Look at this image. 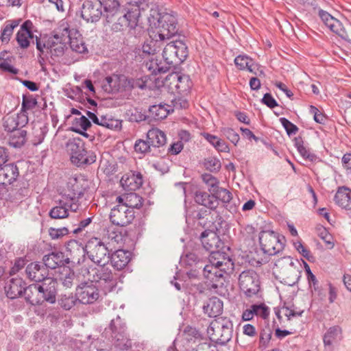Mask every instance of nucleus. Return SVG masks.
I'll list each match as a JSON object with an SVG mask.
<instances>
[{"mask_svg":"<svg viewBox=\"0 0 351 351\" xmlns=\"http://www.w3.org/2000/svg\"><path fill=\"white\" fill-rule=\"evenodd\" d=\"M259 242L263 252L273 256L282 251L285 238L273 230H263L260 232Z\"/></svg>","mask_w":351,"mask_h":351,"instance_id":"10","label":"nucleus"},{"mask_svg":"<svg viewBox=\"0 0 351 351\" xmlns=\"http://www.w3.org/2000/svg\"><path fill=\"white\" fill-rule=\"evenodd\" d=\"M103 335L112 339L114 346L122 350H128L132 346V341L127 333V326L119 315L112 319L108 328H106Z\"/></svg>","mask_w":351,"mask_h":351,"instance_id":"4","label":"nucleus"},{"mask_svg":"<svg viewBox=\"0 0 351 351\" xmlns=\"http://www.w3.org/2000/svg\"><path fill=\"white\" fill-rule=\"evenodd\" d=\"M19 176V168L14 163L2 165L0 167V184H10L16 180Z\"/></svg>","mask_w":351,"mask_h":351,"instance_id":"22","label":"nucleus"},{"mask_svg":"<svg viewBox=\"0 0 351 351\" xmlns=\"http://www.w3.org/2000/svg\"><path fill=\"white\" fill-rule=\"evenodd\" d=\"M149 112L152 118L159 120L166 118L169 114V110L164 105L158 104L150 106Z\"/></svg>","mask_w":351,"mask_h":351,"instance_id":"41","label":"nucleus"},{"mask_svg":"<svg viewBox=\"0 0 351 351\" xmlns=\"http://www.w3.org/2000/svg\"><path fill=\"white\" fill-rule=\"evenodd\" d=\"M68 27L60 28L56 30L52 37L47 41V50L54 60L56 58L62 57L64 53L66 44L68 42Z\"/></svg>","mask_w":351,"mask_h":351,"instance_id":"11","label":"nucleus"},{"mask_svg":"<svg viewBox=\"0 0 351 351\" xmlns=\"http://www.w3.org/2000/svg\"><path fill=\"white\" fill-rule=\"evenodd\" d=\"M178 23L175 16L163 12L160 24L156 26V35L160 40L167 41L178 33Z\"/></svg>","mask_w":351,"mask_h":351,"instance_id":"13","label":"nucleus"},{"mask_svg":"<svg viewBox=\"0 0 351 351\" xmlns=\"http://www.w3.org/2000/svg\"><path fill=\"white\" fill-rule=\"evenodd\" d=\"M236 66L240 70H247L250 64H252V59L246 55H239L234 59Z\"/></svg>","mask_w":351,"mask_h":351,"instance_id":"50","label":"nucleus"},{"mask_svg":"<svg viewBox=\"0 0 351 351\" xmlns=\"http://www.w3.org/2000/svg\"><path fill=\"white\" fill-rule=\"evenodd\" d=\"M91 222L90 218H87L84 220H82L79 222V223H71V231L73 234H77L80 232L84 228H86L88 225Z\"/></svg>","mask_w":351,"mask_h":351,"instance_id":"61","label":"nucleus"},{"mask_svg":"<svg viewBox=\"0 0 351 351\" xmlns=\"http://www.w3.org/2000/svg\"><path fill=\"white\" fill-rule=\"evenodd\" d=\"M221 132L228 140H230L235 145L238 143L240 138L239 135L230 128H223Z\"/></svg>","mask_w":351,"mask_h":351,"instance_id":"54","label":"nucleus"},{"mask_svg":"<svg viewBox=\"0 0 351 351\" xmlns=\"http://www.w3.org/2000/svg\"><path fill=\"white\" fill-rule=\"evenodd\" d=\"M170 80H172L174 82H176L175 86L178 91H184L186 88L182 85V82L184 79L186 77H182L178 73H171L169 75Z\"/></svg>","mask_w":351,"mask_h":351,"instance_id":"63","label":"nucleus"},{"mask_svg":"<svg viewBox=\"0 0 351 351\" xmlns=\"http://www.w3.org/2000/svg\"><path fill=\"white\" fill-rule=\"evenodd\" d=\"M38 285L41 294L43 295L44 301L53 304L56 302L57 293V280L52 278H46Z\"/></svg>","mask_w":351,"mask_h":351,"instance_id":"20","label":"nucleus"},{"mask_svg":"<svg viewBox=\"0 0 351 351\" xmlns=\"http://www.w3.org/2000/svg\"><path fill=\"white\" fill-rule=\"evenodd\" d=\"M27 132L25 130H18L10 132L8 143L13 147H21L26 141Z\"/></svg>","mask_w":351,"mask_h":351,"instance_id":"34","label":"nucleus"},{"mask_svg":"<svg viewBox=\"0 0 351 351\" xmlns=\"http://www.w3.org/2000/svg\"><path fill=\"white\" fill-rule=\"evenodd\" d=\"M25 283L21 278H12L6 283L5 290L7 296L15 299L24 292Z\"/></svg>","mask_w":351,"mask_h":351,"instance_id":"25","label":"nucleus"},{"mask_svg":"<svg viewBox=\"0 0 351 351\" xmlns=\"http://www.w3.org/2000/svg\"><path fill=\"white\" fill-rule=\"evenodd\" d=\"M71 232H72V231L70 224L67 226L60 228H50L49 229V234L52 239H60L63 236L66 235Z\"/></svg>","mask_w":351,"mask_h":351,"instance_id":"48","label":"nucleus"},{"mask_svg":"<svg viewBox=\"0 0 351 351\" xmlns=\"http://www.w3.org/2000/svg\"><path fill=\"white\" fill-rule=\"evenodd\" d=\"M70 160L77 167L90 165L95 162L96 156L93 152H88L85 143L80 138L69 139L66 145Z\"/></svg>","mask_w":351,"mask_h":351,"instance_id":"5","label":"nucleus"},{"mask_svg":"<svg viewBox=\"0 0 351 351\" xmlns=\"http://www.w3.org/2000/svg\"><path fill=\"white\" fill-rule=\"evenodd\" d=\"M75 295L78 302L83 304H90L99 298V292L96 285L90 282H83L76 288Z\"/></svg>","mask_w":351,"mask_h":351,"instance_id":"14","label":"nucleus"},{"mask_svg":"<svg viewBox=\"0 0 351 351\" xmlns=\"http://www.w3.org/2000/svg\"><path fill=\"white\" fill-rule=\"evenodd\" d=\"M85 271L92 276L91 282L97 283L105 293L110 292L117 285V278L108 264L98 265L97 267L92 269L91 273L86 269Z\"/></svg>","mask_w":351,"mask_h":351,"instance_id":"7","label":"nucleus"},{"mask_svg":"<svg viewBox=\"0 0 351 351\" xmlns=\"http://www.w3.org/2000/svg\"><path fill=\"white\" fill-rule=\"evenodd\" d=\"M207 332L213 341L218 344L225 345L232 337L233 324L229 318L219 317L210 322Z\"/></svg>","mask_w":351,"mask_h":351,"instance_id":"6","label":"nucleus"},{"mask_svg":"<svg viewBox=\"0 0 351 351\" xmlns=\"http://www.w3.org/2000/svg\"><path fill=\"white\" fill-rule=\"evenodd\" d=\"M143 198L135 193H126L125 205L129 209L140 208L143 206Z\"/></svg>","mask_w":351,"mask_h":351,"instance_id":"38","label":"nucleus"},{"mask_svg":"<svg viewBox=\"0 0 351 351\" xmlns=\"http://www.w3.org/2000/svg\"><path fill=\"white\" fill-rule=\"evenodd\" d=\"M239 287L247 297L256 295L260 289V281L258 274L252 269L243 271L239 275Z\"/></svg>","mask_w":351,"mask_h":351,"instance_id":"12","label":"nucleus"},{"mask_svg":"<svg viewBox=\"0 0 351 351\" xmlns=\"http://www.w3.org/2000/svg\"><path fill=\"white\" fill-rule=\"evenodd\" d=\"M68 41H69L71 49L77 53H82L87 52V47L84 39L80 32L77 30H69L68 28Z\"/></svg>","mask_w":351,"mask_h":351,"instance_id":"28","label":"nucleus"},{"mask_svg":"<svg viewBox=\"0 0 351 351\" xmlns=\"http://www.w3.org/2000/svg\"><path fill=\"white\" fill-rule=\"evenodd\" d=\"M84 258L86 254L88 258L95 264H108L110 261V250L107 245L97 237H93L88 241L85 247H83Z\"/></svg>","mask_w":351,"mask_h":351,"instance_id":"8","label":"nucleus"},{"mask_svg":"<svg viewBox=\"0 0 351 351\" xmlns=\"http://www.w3.org/2000/svg\"><path fill=\"white\" fill-rule=\"evenodd\" d=\"M203 136L206 139L211 145H213L219 152H228V147L227 144L219 138L217 136L208 133L203 134Z\"/></svg>","mask_w":351,"mask_h":351,"instance_id":"40","label":"nucleus"},{"mask_svg":"<svg viewBox=\"0 0 351 351\" xmlns=\"http://www.w3.org/2000/svg\"><path fill=\"white\" fill-rule=\"evenodd\" d=\"M195 201L198 204L202 205L211 210L215 209L219 202L213 194H209L203 191H197L195 195Z\"/></svg>","mask_w":351,"mask_h":351,"instance_id":"31","label":"nucleus"},{"mask_svg":"<svg viewBox=\"0 0 351 351\" xmlns=\"http://www.w3.org/2000/svg\"><path fill=\"white\" fill-rule=\"evenodd\" d=\"M188 56L186 45L181 40L167 43L162 51V57L166 64L178 65L185 60Z\"/></svg>","mask_w":351,"mask_h":351,"instance_id":"9","label":"nucleus"},{"mask_svg":"<svg viewBox=\"0 0 351 351\" xmlns=\"http://www.w3.org/2000/svg\"><path fill=\"white\" fill-rule=\"evenodd\" d=\"M98 125L112 130L120 128L121 123L117 119H109L102 116L99 119Z\"/></svg>","mask_w":351,"mask_h":351,"instance_id":"53","label":"nucleus"},{"mask_svg":"<svg viewBox=\"0 0 351 351\" xmlns=\"http://www.w3.org/2000/svg\"><path fill=\"white\" fill-rule=\"evenodd\" d=\"M134 149L137 154H146L147 153H152V154L156 155L147 139L146 141L143 139L136 140Z\"/></svg>","mask_w":351,"mask_h":351,"instance_id":"43","label":"nucleus"},{"mask_svg":"<svg viewBox=\"0 0 351 351\" xmlns=\"http://www.w3.org/2000/svg\"><path fill=\"white\" fill-rule=\"evenodd\" d=\"M110 221L119 226H126L134 219V212L126 206L117 205L114 207L110 214Z\"/></svg>","mask_w":351,"mask_h":351,"instance_id":"16","label":"nucleus"},{"mask_svg":"<svg viewBox=\"0 0 351 351\" xmlns=\"http://www.w3.org/2000/svg\"><path fill=\"white\" fill-rule=\"evenodd\" d=\"M202 180L208 186V191L212 193L216 189H217L219 186V180L209 173H205L202 176Z\"/></svg>","mask_w":351,"mask_h":351,"instance_id":"49","label":"nucleus"},{"mask_svg":"<svg viewBox=\"0 0 351 351\" xmlns=\"http://www.w3.org/2000/svg\"><path fill=\"white\" fill-rule=\"evenodd\" d=\"M318 15L323 23L334 33L340 36L342 39L351 43V37L343 27L342 23L334 18L328 12L319 9Z\"/></svg>","mask_w":351,"mask_h":351,"instance_id":"15","label":"nucleus"},{"mask_svg":"<svg viewBox=\"0 0 351 351\" xmlns=\"http://www.w3.org/2000/svg\"><path fill=\"white\" fill-rule=\"evenodd\" d=\"M204 166L210 171H216L221 169V162L214 157H209L205 159Z\"/></svg>","mask_w":351,"mask_h":351,"instance_id":"57","label":"nucleus"},{"mask_svg":"<svg viewBox=\"0 0 351 351\" xmlns=\"http://www.w3.org/2000/svg\"><path fill=\"white\" fill-rule=\"evenodd\" d=\"M52 219H64L69 216L68 213L67 203L64 201H60L59 205L53 207L49 213Z\"/></svg>","mask_w":351,"mask_h":351,"instance_id":"35","label":"nucleus"},{"mask_svg":"<svg viewBox=\"0 0 351 351\" xmlns=\"http://www.w3.org/2000/svg\"><path fill=\"white\" fill-rule=\"evenodd\" d=\"M223 308V302L217 297L209 298L203 306V311L210 317L217 319L222 313Z\"/></svg>","mask_w":351,"mask_h":351,"instance_id":"27","label":"nucleus"},{"mask_svg":"<svg viewBox=\"0 0 351 351\" xmlns=\"http://www.w3.org/2000/svg\"><path fill=\"white\" fill-rule=\"evenodd\" d=\"M343 339L342 329L339 326L330 327L323 337L325 348L332 351Z\"/></svg>","mask_w":351,"mask_h":351,"instance_id":"19","label":"nucleus"},{"mask_svg":"<svg viewBox=\"0 0 351 351\" xmlns=\"http://www.w3.org/2000/svg\"><path fill=\"white\" fill-rule=\"evenodd\" d=\"M66 249L70 257H65L62 252L54 251L46 254L43 258V265L47 269H56L71 263L73 265H80L84 261L83 247L76 241H70Z\"/></svg>","mask_w":351,"mask_h":351,"instance_id":"2","label":"nucleus"},{"mask_svg":"<svg viewBox=\"0 0 351 351\" xmlns=\"http://www.w3.org/2000/svg\"><path fill=\"white\" fill-rule=\"evenodd\" d=\"M163 13H161L158 6L152 7L149 10V14L147 17L148 22L152 27H155L160 24Z\"/></svg>","mask_w":351,"mask_h":351,"instance_id":"45","label":"nucleus"},{"mask_svg":"<svg viewBox=\"0 0 351 351\" xmlns=\"http://www.w3.org/2000/svg\"><path fill=\"white\" fill-rule=\"evenodd\" d=\"M334 199L339 206L348 210L351 209V191L348 188H339Z\"/></svg>","mask_w":351,"mask_h":351,"instance_id":"33","label":"nucleus"},{"mask_svg":"<svg viewBox=\"0 0 351 351\" xmlns=\"http://www.w3.org/2000/svg\"><path fill=\"white\" fill-rule=\"evenodd\" d=\"M302 312L303 311L298 312L294 309L290 308L287 306H283L278 312L276 313V315L279 319H280V314L283 313V315L286 316L288 319H290L291 317L301 316Z\"/></svg>","mask_w":351,"mask_h":351,"instance_id":"59","label":"nucleus"},{"mask_svg":"<svg viewBox=\"0 0 351 351\" xmlns=\"http://www.w3.org/2000/svg\"><path fill=\"white\" fill-rule=\"evenodd\" d=\"M20 117L19 115H11L7 116L3 119V128L5 130L8 132H12L14 130H22V128H19L20 123H19Z\"/></svg>","mask_w":351,"mask_h":351,"instance_id":"39","label":"nucleus"},{"mask_svg":"<svg viewBox=\"0 0 351 351\" xmlns=\"http://www.w3.org/2000/svg\"><path fill=\"white\" fill-rule=\"evenodd\" d=\"M64 271L65 273L63 274L64 276L60 278L62 283L64 287L66 288H71L73 286L75 279V273L70 269H64Z\"/></svg>","mask_w":351,"mask_h":351,"instance_id":"52","label":"nucleus"},{"mask_svg":"<svg viewBox=\"0 0 351 351\" xmlns=\"http://www.w3.org/2000/svg\"><path fill=\"white\" fill-rule=\"evenodd\" d=\"M141 15L140 6L137 2L128 3L127 6L113 16L111 21L112 29L114 32H121L127 27L134 29L137 26Z\"/></svg>","mask_w":351,"mask_h":351,"instance_id":"3","label":"nucleus"},{"mask_svg":"<svg viewBox=\"0 0 351 351\" xmlns=\"http://www.w3.org/2000/svg\"><path fill=\"white\" fill-rule=\"evenodd\" d=\"M294 143L298 152L304 159L311 162H313L317 159L316 156L304 147L302 137H295L294 138Z\"/></svg>","mask_w":351,"mask_h":351,"instance_id":"36","label":"nucleus"},{"mask_svg":"<svg viewBox=\"0 0 351 351\" xmlns=\"http://www.w3.org/2000/svg\"><path fill=\"white\" fill-rule=\"evenodd\" d=\"M280 121L282 126L285 128L289 136L291 134H295L298 131V128L295 124L289 121L287 119L282 117L280 119Z\"/></svg>","mask_w":351,"mask_h":351,"instance_id":"58","label":"nucleus"},{"mask_svg":"<svg viewBox=\"0 0 351 351\" xmlns=\"http://www.w3.org/2000/svg\"><path fill=\"white\" fill-rule=\"evenodd\" d=\"M165 42V40H160L156 34L154 36V38L150 37L149 39H147L144 42L142 46L143 54L145 56L156 54L160 51Z\"/></svg>","mask_w":351,"mask_h":351,"instance_id":"30","label":"nucleus"},{"mask_svg":"<svg viewBox=\"0 0 351 351\" xmlns=\"http://www.w3.org/2000/svg\"><path fill=\"white\" fill-rule=\"evenodd\" d=\"M77 301L78 300L77 299L75 295H62L59 300V304L64 309L70 310L73 306L75 305Z\"/></svg>","mask_w":351,"mask_h":351,"instance_id":"47","label":"nucleus"},{"mask_svg":"<svg viewBox=\"0 0 351 351\" xmlns=\"http://www.w3.org/2000/svg\"><path fill=\"white\" fill-rule=\"evenodd\" d=\"M211 194L215 196L217 201L220 200L223 204H229L232 199L231 192L224 188L219 186Z\"/></svg>","mask_w":351,"mask_h":351,"instance_id":"44","label":"nucleus"},{"mask_svg":"<svg viewBox=\"0 0 351 351\" xmlns=\"http://www.w3.org/2000/svg\"><path fill=\"white\" fill-rule=\"evenodd\" d=\"M37 105V101L32 96H23L21 109L22 111H27L34 109Z\"/></svg>","mask_w":351,"mask_h":351,"instance_id":"56","label":"nucleus"},{"mask_svg":"<svg viewBox=\"0 0 351 351\" xmlns=\"http://www.w3.org/2000/svg\"><path fill=\"white\" fill-rule=\"evenodd\" d=\"M184 261L190 266H193L194 265L197 269H202L204 273V267L205 266L204 263L195 253L190 252L187 254Z\"/></svg>","mask_w":351,"mask_h":351,"instance_id":"46","label":"nucleus"},{"mask_svg":"<svg viewBox=\"0 0 351 351\" xmlns=\"http://www.w3.org/2000/svg\"><path fill=\"white\" fill-rule=\"evenodd\" d=\"M16 25H6L1 32L0 39L2 43H8L10 40V36L13 33L14 28L17 27Z\"/></svg>","mask_w":351,"mask_h":351,"instance_id":"60","label":"nucleus"},{"mask_svg":"<svg viewBox=\"0 0 351 351\" xmlns=\"http://www.w3.org/2000/svg\"><path fill=\"white\" fill-rule=\"evenodd\" d=\"M208 259L210 264L204 267V276L213 282V288L222 287L223 274L233 271L234 263L226 253L220 251L212 252Z\"/></svg>","mask_w":351,"mask_h":351,"instance_id":"1","label":"nucleus"},{"mask_svg":"<svg viewBox=\"0 0 351 351\" xmlns=\"http://www.w3.org/2000/svg\"><path fill=\"white\" fill-rule=\"evenodd\" d=\"M23 294L26 302L32 305L41 304L45 302L38 284H32L25 287Z\"/></svg>","mask_w":351,"mask_h":351,"instance_id":"29","label":"nucleus"},{"mask_svg":"<svg viewBox=\"0 0 351 351\" xmlns=\"http://www.w3.org/2000/svg\"><path fill=\"white\" fill-rule=\"evenodd\" d=\"M131 260V252L128 250H118L110 255L112 266L117 269H124Z\"/></svg>","mask_w":351,"mask_h":351,"instance_id":"26","label":"nucleus"},{"mask_svg":"<svg viewBox=\"0 0 351 351\" xmlns=\"http://www.w3.org/2000/svg\"><path fill=\"white\" fill-rule=\"evenodd\" d=\"M33 34H25L24 32H18L16 34V40L19 46L23 49H26L29 45V38H32Z\"/></svg>","mask_w":351,"mask_h":351,"instance_id":"55","label":"nucleus"},{"mask_svg":"<svg viewBox=\"0 0 351 351\" xmlns=\"http://www.w3.org/2000/svg\"><path fill=\"white\" fill-rule=\"evenodd\" d=\"M271 334L272 330L269 326L263 328L260 333V343L265 346L269 341Z\"/></svg>","mask_w":351,"mask_h":351,"instance_id":"64","label":"nucleus"},{"mask_svg":"<svg viewBox=\"0 0 351 351\" xmlns=\"http://www.w3.org/2000/svg\"><path fill=\"white\" fill-rule=\"evenodd\" d=\"M146 66L154 75L167 73L169 69V65H162L161 61L158 62L157 59H152L146 64Z\"/></svg>","mask_w":351,"mask_h":351,"instance_id":"42","label":"nucleus"},{"mask_svg":"<svg viewBox=\"0 0 351 351\" xmlns=\"http://www.w3.org/2000/svg\"><path fill=\"white\" fill-rule=\"evenodd\" d=\"M26 276L31 280L41 282L45 279L48 274V269L43 264L33 262L27 265L25 270Z\"/></svg>","mask_w":351,"mask_h":351,"instance_id":"21","label":"nucleus"},{"mask_svg":"<svg viewBox=\"0 0 351 351\" xmlns=\"http://www.w3.org/2000/svg\"><path fill=\"white\" fill-rule=\"evenodd\" d=\"M101 2V8H104L103 15L106 21H111L113 16L123 9L120 8L118 0H99Z\"/></svg>","mask_w":351,"mask_h":351,"instance_id":"32","label":"nucleus"},{"mask_svg":"<svg viewBox=\"0 0 351 351\" xmlns=\"http://www.w3.org/2000/svg\"><path fill=\"white\" fill-rule=\"evenodd\" d=\"M27 264V260L25 258H19L14 262V265L10 271V274L13 276L22 270Z\"/></svg>","mask_w":351,"mask_h":351,"instance_id":"62","label":"nucleus"},{"mask_svg":"<svg viewBox=\"0 0 351 351\" xmlns=\"http://www.w3.org/2000/svg\"><path fill=\"white\" fill-rule=\"evenodd\" d=\"M147 139L154 149L156 155L163 157L165 155L166 134L158 128H152L147 133Z\"/></svg>","mask_w":351,"mask_h":351,"instance_id":"17","label":"nucleus"},{"mask_svg":"<svg viewBox=\"0 0 351 351\" xmlns=\"http://www.w3.org/2000/svg\"><path fill=\"white\" fill-rule=\"evenodd\" d=\"M120 75H112L105 78L104 82V88L108 92H120L119 85Z\"/></svg>","mask_w":351,"mask_h":351,"instance_id":"37","label":"nucleus"},{"mask_svg":"<svg viewBox=\"0 0 351 351\" xmlns=\"http://www.w3.org/2000/svg\"><path fill=\"white\" fill-rule=\"evenodd\" d=\"M250 306L254 315L260 316L263 319H266L269 315V310L268 306H267L263 303L259 304H252Z\"/></svg>","mask_w":351,"mask_h":351,"instance_id":"51","label":"nucleus"},{"mask_svg":"<svg viewBox=\"0 0 351 351\" xmlns=\"http://www.w3.org/2000/svg\"><path fill=\"white\" fill-rule=\"evenodd\" d=\"M200 240L204 248L210 253L219 247L221 244L219 237L215 232L210 230H206L201 234Z\"/></svg>","mask_w":351,"mask_h":351,"instance_id":"24","label":"nucleus"},{"mask_svg":"<svg viewBox=\"0 0 351 351\" xmlns=\"http://www.w3.org/2000/svg\"><path fill=\"white\" fill-rule=\"evenodd\" d=\"M120 182L125 190L136 191L143 184V176L141 173L130 172L123 176Z\"/></svg>","mask_w":351,"mask_h":351,"instance_id":"23","label":"nucleus"},{"mask_svg":"<svg viewBox=\"0 0 351 351\" xmlns=\"http://www.w3.org/2000/svg\"><path fill=\"white\" fill-rule=\"evenodd\" d=\"M82 17L86 21L96 22L103 15L99 0H86L82 7Z\"/></svg>","mask_w":351,"mask_h":351,"instance_id":"18","label":"nucleus"}]
</instances>
